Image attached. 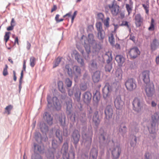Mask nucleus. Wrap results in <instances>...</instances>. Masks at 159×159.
Instances as JSON below:
<instances>
[{"label": "nucleus", "mask_w": 159, "mask_h": 159, "mask_svg": "<svg viewBox=\"0 0 159 159\" xmlns=\"http://www.w3.org/2000/svg\"><path fill=\"white\" fill-rule=\"evenodd\" d=\"M71 137L73 143L75 144H77L79 141L80 137L79 131L76 129L74 130L72 134Z\"/></svg>", "instance_id": "13"}, {"label": "nucleus", "mask_w": 159, "mask_h": 159, "mask_svg": "<svg viewBox=\"0 0 159 159\" xmlns=\"http://www.w3.org/2000/svg\"><path fill=\"white\" fill-rule=\"evenodd\" d=\"M109 41L111 44H113L114 43L115 40L114 35L112 33H111L109 34Z\"/></svg>", "instance_id": "49"}, {"label": "nucleus", "mask_w": 159, "mask_h": 159, "mask_svg": "<svg viewBox=\"0 0 159 159\" xmlns=\"http://www.w3.org/2000/svg\"><path fill=\"white\" fill-rule=\"evenodd\" d=\"M10 32H6L5 35L4 36V39L5 41V43H7V41L9 40L10 38Z\"/></svg>", "instance_id": "57"}, {"label": "nucleus", "mask_w": 159, "mask_h": 159, "mask_svg": "<svg viewBox=\"0 0 159 159\" xmlns=\"http://www.w3.org/2000/svg\"><path fill=\"white\" fill-rule=\"evenodd\" d=\"M34 152H38L41 153L44 150L43 147L35 143L34 144Z\"/></svg>", "instance_id": "35"}, {"label": "nucleus", "mask_w": 159, "mask_h": 159, "mask_svg": "<svg viewBox=\"0 0 159 159\" xmlns=\"http://www.w3.org/2000/svg\"><path fill=\"white\" fill-rule=\"evenodd\" d=\"M34 137L38 143L41 142L42 139L41 134L39 132H36L34 134Z\"/></svg>", "instance_id": "42"}, {"label": "nucleus", "mask_w": 159, "mask_h": 159, "mask_svg": "<svg viewBox=\"0 0 159 159\" xmlns=\"http://www.w3.org/2000/svg\"><path fill=\"white\" fill-rule=\"evenodd\" d=\"M96 26L98 31L103 30L102 28V24L100 22L96 23Z\"/></svg>", "instance_id": "51"}, {"label": "nucleus", "mask_w": 159, "mask_h": 159, "mask_svg": "<svg viewBox=\"0 0 159 159\" xmlns=\"http://www.w3.org/2000/svg\"><path fill=\"white\" fill-rule=\"evenodd\" d=\"M98 18V20H101V21H103L104 16L102 13H98L97 15Z\"/></svg>", "instance_id": "60"}, {"label": "nucleus", "mask_w": 159, "mask_h": 159, "mask_svg": "<svg viewBox=\"0 0 159 159\" xmlns=\"http://www.w3.org/2000/svg\"><path fill=\"white\" fill-rule=\"evenodd\" d=\"M13 108V106L11 105H10L7 106L5 109L6 112H7V114H9L10 113V111Z\"/></svg>", "instance_id": "55"}, {"label": "nucleus", "mask_w": 159, "mask_h": 159, "mask_svg": "<svg viewBox=\"0 0 159 159\" xmlns=\"http://www.w3.org/2000/svg\"><path fill=\"white\" fill-rule=\"evenodd\" d=\"M43 117L48 125H52V124L53 117L49 113L47 112H45Z\"/></svg>", "instance_id": "18"}, {"label": "nucleus", "mask_w": 159, "mask_h": 159, "mask_svg": "<svg viewBox=\"0 0 159 159\" xmlns=\"http://www.w3.org/2000/svg\"><path fill=\"white\" fill-rule=\"evenodd\" d=\"M159 118V115L157 113H155L152 116V125L155 126L156 125L157 123L158 122V120Z\"/></svg>", "instance_id": "31"}, {"label": "nucleus", "mask_w": 159, "mask_h": 159, "mask_svg": "<svg viewBox=\"0 0 159 159\" xmlns=\"http://www.w3.org/2000/svg\"><path fill=\"white\" fill-rule=\"evenodd\" d=\"M65 69L69 76L70 77H73V72L71 69L70 67V65L69 64L66 65L65 66Z\"/></svg>", "instance_id": "39"}, {"label": "nucleus", "mask_w": 159, "mask_h": 159, "mask_svg": "<svg viewBox=\"0 0 159 159\" xmlns=\"http://www.w3.org/2000/svg\"><path fill=\"white\" fill-rule=\"evenodd\" d=\"M36 58L34 57H31L30 58V64L32 67H34L35 64Z\"/></svg>", "instance_id": "50"}, {"label": "nucleus", "mask_w": 159, "mask_h": 159, "mask_svg": "<svg viewBox=\"0 0 159 159\" xmlns=\"http://www.w3.org/2000/svg\"><path fill=\"white\" fill-rule=\"evenodd\" d=\"M121 25L126 26L129 29V31L130 32L131 31V28L128 25V22L127 21H125L123 22Z\"/></svg>", "instance_id": "64"}, {"label": "nucleus", "mask_w": 159, "mask_h": 159, "mask_svg": "<svg viewBox=\"0 0 159 159\" xmlns=\"http://www.w3.org/2000/svg\"><path fill=\"white\" fill-rule=\"evenodd\" d=\"M143 102V99L142 98L138 97L135 98L132 102L134 110L138 111L141 107Z\"/></svg>", "instance_id": "7"}, {"label": "nucleus", "mask_w": 159, "mask_h": 159, "mask_svg": "<svg viewBox=\"0 0 159 159\" xmlns=\"http://www.w3.org/2000/svg\"><path fill=\"white\" fill-rule=\"evenodd\" d=\"M78 119L81 123H84L85 122L86 120V114L84 113L80 114Z\"/></svg>", "instance_id": "43"}, {"label": "nucleus", "mask_w": 159, "mask_h": 159, "mask_svg": "<svg viewBox=\"0 0 159 159\" xmlns=\"http://www.w3.org/2000/svg\"><path fill=\"white\" fill-rule=\"evenodd\" d=\"M135 23L137 27H140L142 24L143 18L140 14H136L135 17Z\"/></svg>", "instance_id": "16"}, {"label": "nucleus", "mask_w": 159, "mask_h": 159, "mask_svg": "<svg viewBox=\"0 0 159 159\" xmlns=\"http://www.w3.org/2000/svg\"><path fill=\"white\" fill-rule=\"evenodd\" d=\"M159 46V43L156 40H154L151 44V48L152 51L156 50Z\"/></svg>", "instance_id": "37"}, {"label": "nucleus", "mask_w": 159, "mask_h": 159, "mask_svg": "<svg viewBox=\"0 0 159 159\" xmlns=\"http://www.w3.org/2000/svg\"><path fill=\"white\" fill-rule=\"evenodd\" d=\"M52 102L54 107L57 110H59L61 109V106L60 102L57 97H53Z\"/></svg>", "instance_id": "22"}, {"label": "nucleus", "mask_w": 159, "mask_h": 159, "mask_svg": "<svg viewBox=\"0 0 159 159\" xmlns=\"http://www.w3.org/2000/svg\"><path fill=\"white\" fill-rule=\"evenodd\" d=\"M84 145L87 148H89L91 145L92 141V135L88 136L86 134L82 135Z\"/></svg>", "instance_id": "11"}, {"label": "nucleus", "mask_w": 159, "mask_h": 159, "mask_svg": "<svg viewBox=\"0 0 159 159\" xmlns=\"http://www.w3.org/2000/svg\"><path fill=\"white\" fill-rule=\"evenodd\" d=\"M61 61L60 58L58 57L55 60L53 65V68H55L58 66Z\"/></svg>", "instance_id": "54"}, {"label": "nucleus", "mask_w": 159, "mask_h": 159, "mask_svg": "<svg viewBox=\"0 0 159 159\" xmlns=\"http://www.w3.org/2000/svg\"><path fill=\"white\" fill-rule=\"evenodd\" d=\"M115 76L118 79L120 80L122 77V70L120 69H118L116 70L115 73Z\"/></svg>", "instance_id": "45"}, {"label": "nucleus", "mask_w": 159, "mask_h": 159, "mask_svg": "<svg viewBox=\"0 0 159 159\" xmlns=\"http://www.w3.org/2000/svg\"><path fill=\"white\" fill-rule=\"evenodd\" d=\"M59 89L60 91L62 93H64V97L62 98H65L66 96V90L65 88L63 86V84L62 82L60 81L58 83Z\"/></svg>", "instance_id": "30"}, {"label": "nucleus", "mask_w": 159, "mask_h": 159, "mask_svg": "<svg viewBox=\"0 0 159 159\" xmlns=\"http://www.w3.org/2000/svg\"><path fill=\"white\" fill-rule=\"evenodd\" d=\"M68 144L67 143H65L62 148V151L63 153L62 157L61 159H68L72 158L74 159L75 157V154L74 152L72 151L68 153Z\"/></svg>", "instance_id": "2"}, {"label": "nucleus", "mask_w": 159, "mask_h": 159, "mask_svg": "<svg viewBox=\"0 0 159 159\" xmlns=\"http://www.w3.org/2000/svg\"><path fill=\"white\" fill-rule=\"evenodd\" d=\"M66 111L67 113L69 114L71 112L72 104V103L70 102H66Z\"/></svg>", "instance_id": "40"}, {"label": "nucleus", "mask_w": 159, "mask_h": 159, "mask_svg": "<svg viewBox=\"0 0 159 159\" xmlns=\"http://www.w3.org/2000/svg\"><path fill=\"white\" fill-rule=\"evenodd\" d=\"M89 68L91 71L95 70L97 69V64L96 60H92L89 64Z\"/></svg>", "instance_id": "21"}, {"label": "nucleus", "mask_w": 159, "mask_h": 159, "mask_svg": "<svg viewBox=\"0 0 159 159\" xmlns=\"http://www.w3.org/2000/svg\"><path fill=\"white\" fill-rule=\"evenodd\" d=\"M88 40L89 44H86L85 43L84 47L85 50L88 54V57L89 56V54L90 52V48L89 44H91L92 45H93L94 44H95L96 42L94 39V36L93 34H89L88 36Z\"/></svg>", "instance_id": "4"}, {"label": "nucleus", "mask_w": 159, "mask_h": 159, "mask_svg": "<svg viewBox=\"0 0 159 159\" xmlns=\"http://www.w3.org/2000/svg\"><path fill=\"white\" fill-rule=\"evenodd\" d=\"M80 87L81 90L85 91L86 89L87 88L86 84L85 83H82L80 85Z\"/></svg>", "instance_id": "62"}, {"label": "nucleus", "mask_w": 159, "mask_h": 159, "mask_svg": "<svg viewBox=\"0 0 159 159\" xmlns=\"http://www.w3.org/2000/svg\"><path fill=\"white\" fill-rule=\"evenodd\" d=\"M114 105L116 109H121L124 105V102L121 100L120 96H117L115 99Z\"/></svg>", "instance_id": "14"}, {"label": "nucleus", "mask_w": 159, "mask_h": 159, "mask_svg": "<svg viewBox=\"0 0 159 159\" xmlns=\"http://www.w3.org/2000/svg\"><path fill=\"white\" fill-rule=\"evenodd\" d=\"M149 71L147 70L143 71L142 74V79L144 82L146 84L150 83L149 77Z\"/></svg>", "instance_id": "20"}, {"label": "nucleus", "mask_w": 159, "mask_h": 159, "mask_svg": "<svg viewBox=\"0 0 159 159\" xmlns=\"http://www.w3.org/2000/svg\"><path fill=\"white\" fill-rule=\"evenodd\" d=\"M112 159H118L121 153V148L118 145L111 148Z\"/></svg>", "instance_id": "8"}, {"label": "nucleus", "mask_w": 159, "mask_h": 159, "mask_svg": "<svg viewBox=\"0 0 159 159\" xmlns=\"http://www.w3.org/2000/svg\"><path fill=\"white\" fill-rule=\"evenodd\" d=\"M62 143H60V141L59 140V141L58 142L55 139H52V148L51 151H54V152L55 151L56 152V150L59 149L58 147Z\"/></svg>", "instance_id": "19"}, {"label": "nucleus", "mask_w": 159, "mask_h": 159, "mask_svg": "<svg viewBox=\"0 0 159 159\" xmlns=\"http://www.w3.org/2000/svg\"><path fill=\"white\" fill-rule=\"evenodd\" d=\"M74 89H68V93L69 96L71 97L73 94Z\"/></svg>", "instance_id": "63"}, {"label": "nucleus", "mask_w": 159, "mask_h": 159, "mask_svg": "<svg viewBox=\"0 0 159 159\" xmlns=\"http://www.w3.org/2000/svg\"><path fill=\"white\" fill-rule=\"evenodd\" d=\"M59 149L56 150V152H55V151L54 152V151H49L47 153H48L49 152H53L54 154V157L55 156L57 159H58L59 158L61 157V152L59 151Z\"/></svg>", "instance_id": "44"}, {"label": "nucleus", "mask_w": 159, "mask_h": 159, "mask_svg": "<svg viewBox=\"0 0 159 159\" xmlns=\"http://www.w3.org/2000/svg\"><path fill=\"white\" fill-rule=\"evenodd\" d=\"M127 128L124 124H121L120 125L119 129V131L122 134H124L126 133L127 131Z\"/></svg>", "instance_id": "36"}, {"label": "nucleus", "mask_w": 159, "mask_h": 159, "mask_svg": "<svg viewBox=\"0 0 159 159\" xmlns=\"http://www.w3.org/2000/svg\"><path fill=\"white\" fill-rule=\"evenodd\" d=\"M105 55L107 56L108 59L107 60V64L105 66V70L106 71L110 72L112 68V64L110 63L112 59V54L111 52L108 51L106 52Z\"/></svg>", "instance_id": "6"}, {"label": "nucleus", "mask_w": 159, "mask_h": 159, "mask_svg": "<svg viewBox=\"0 0 159 159\" xmlns=\"http://www.w3.org/2000/svg\"><path fill=\"white\" fill-rule=\"evenodd\" d=\"M110 21V18L109 17H107L106 20H104L103 21L104 25L107 27H108L109 26V22Z\"/></svg>", "instance_id": "56"}, {"label": "nucleus", "mask_w": 159, "mask_h": 159, "mask_svg": "<svg viewBox=\"0 0 159 159\" xmlns=\"http://www.w3.org/2000/svg\"><path fill=\"white\" fill-rule=\"evenodd\" d=\"M93 81L94 83H98L100 79V72L99 71H96L94 73L92 77Z\"/></svg>", "instance_id": "28"}, {"label": "nucleus", "mask_w": 159, "mask_h": 159, "mask_svg": "<svg viewBox=\"0 0 159 159\" xmlns=\"http://www.w3.org/2000/svg\"><path fill=\"white\" fill-rule=\"evenodd\" d=\"M93 120L96 126H97L100 124V120L99 118L98 111H96L94 112L93 118Z\"/></svg>", "instance_id": "23"}, {"label": "nucleus", "mask_w": 159, "mask_h": 159, "mask_svg": "<svg viewBox=\"0 0 159 159\" xmlns=\"http://www.w3.org/2000/svg\"><path fill=\"white\" fill-rule=\"evenodd\" d=\"M108 7L112 15L116 16L118 14L119 12V7L115 1H113L111 3L109 4Z\"/></svg>", "instance_id": "5"}, {"label": "nucleus", "mask_w": 159, "mask_h": 159, "mask_svg": "<svg viewBox=\"0 0 159 159\" xmlns=\"http://www.w3.org/2000/svg\"><path fill=\"white\" fill-rule=\"evenodd\" d=\"M105 32L103 30L98 31V38L100 40H102L105 37Z\"/></svg>", "instance_id": "41"}, {"label": "nucleus", "mask_w": 159, "mask_h": 159, "mask_svg": "<svg viewBox=\"0 0 159 159\" xmlns=\"http://www.w3.org/2000/svg\"><path fill=\"white\" fill-rule=\"evenodd\" d=\"M98 151L97 149L95 148L92 149L90 154V159H97L98 156Z\"/></svg>", "instance_id": "29"}, {"label": "nucleus", "mask_w": 159, "mask_h": 159, "mask_svg": "<svg viewBox=\"0 0 159 159\" xmlns=\"http://www.w3.org/2000/svg\"><path fill=\"white\" fill-rule=\"evenodd\" d=\"M115 59L120 65H122L125 61V58L121 55H117L115 58Z\"/></svg>", "instance_id": "33"}, {"label": "nucleus", "mask_w": 159, "mask_h": 159, "mask_svg": "<svg viewBox=\"0 0 159 159\" xmlns=\"http://www.w3.org/2000/svg\"><path fill=\"white\" fill-rule=\"evenodd\" d=\"M8 68V66L7 65H6L4 69L3 72V75L4 76H6L8 74V72H7Z\"/></svg>", "instance_id": "61"}, {"label": "nucleus", "mask_w": 159, "mask_h": 159, "mask_svg": "<svg viewBox=\"0 0 159 159\" xmlns=\"http://www.w3.org/2000/svg\"><path fill=\"white\" fill-rule=\"evenodd\" d=\"M47 157L48 159H54V154L52 152H49L48 153H47Z\"/></svg>", "instance_id": "59"}, {"label": "nucleus", "mask_w": 159, "mask_h": 159, "mask_svg": "<svg viewBox=\"0 0 159 159\" xmlns=\"http://www.w3.org/2000/svg\"><path fill=\"white\" fill-rule=\"evenodd\" d=\"M125 85L127 90L129 91H132L136 88V82L133 78L127 79L125 82Z\"/></svg>", "instance_id": "3"}, {"label": "nucleus", "mask_w": 159, "mask_h": 159, "mask_svg": "<svg viewBox=\"0 0 159 159\" xmlns=\"http://www.w3.org/2000/svg\"><path fill=\"white\" fill-rule=\"evenodd\" d=\"M81 94V92L79 89L77 90L76 92L74 94L75 96L78 101H79L80 100Z\"/></svg>", "instance_id": "48"}, {"label": "nucleus", "mask_w": 159, "mask_h": 159, "mask_svg": "<svg viewBox=\"0 0 159 159\" xmlns=\"http://www.w3.org/2000/svg\"><path fill=\"white\" fill-rule=\"evenodd\" d=\"M112 90V87L108 83L105 84L102 89L103 97L107 102L111 101L112 98L111 96V93Z\"/></svg>", "instance_id": "1"}, {"label": "nucleus", "mask_w": 159, "mask_h": 159, "mask_svg": "<svg viewBox=\"0 0 159 159\" xmlns=\"http://www.w3.org/2000/svg\"><path fill=\"white\" fill-rule=\"evenodd\" d=\"M155 126L156 125L152 126L151 125V127L148 128V130L150 133L154 134L155 133Z\"/></svg>", "instance_id": "58"}, {"label": "nucleus", "mask_w": 159, "mask_h": 159, "mask_svg": "<svg viewBox=\"0 0 159 159\" xmlns=\"http://www.w3.org/2000/svg\"><path fill=\"white\" fill-rule=\"evenodd\" d=\"M154 20L153 18L151 19V22L150 24V26L148 28V30L149 31H153L155 29V26L154 25Z\"/></svg>", "instance_id": "47"}, {"label": "nucleus", "mask_w": 159, "mask_h": 159, "mask_svg": "<svg viewBox=\"0 0 159 159\" xmlns=\"http://www.w3.org/2000/svg\"><path fill=\"white\" fill-rule=\"evenodd\" d=\"M40 129L43 132H46L48 130V127L44 123H40Z\"/></svg>", "instance_id": "38"}, {"label": "nucleus", "mask_w": 159, "mask_h": 159, "mask_svg": "<svg viewBox=\"0 0 159 159\" xmlns=\"http://www.w3.org/2000/svg\"><path fill=\"white\" fill-rule=\"evenodd\" d=\"M65 84L68 87H70L72 84V81L69 78H67L65 80Z\"/></svg>", "instance_id": "53"}, {"label": "nucleus", "mask_w": 159, "mask_h": 159, "mask_svg": "<svg viewBox=\"0 0 159 159\" xmlns=\"http://www.w3.org/2000/svg\"><path fill=\"white\" fill-rule=\"evenodd\" d=\"M129 130L134 134H135L139 132V129L138 125L133 123L130 125Z\"/></svg>", "instance_id": "25"}, {"label": "nucleus", "mask_w": 159, "mask_h": 159, "mask_svg": "<svg viewBox=\"0 0 159 159\" xmlns=\"http://www.w3.org/2000/svg\"><path fill=\"white\" fill-rule=\"evenodd\" d=\"M100 99V95L99 92L97 91L94 94L93 96V99L94 101L97 102H98Z\"/></svg>", "instance_id": "46"}, {"label": "nucleus", "mask_w": 159, "mask_h": 159, "mask_svg": "<svg viewBox=\"0 0 159 159\" xmlns=\"http://www.w3.org/2000/svg\"><path fill=\"white\" fill-rule=\"evenodd\" d=\"M129 4H125V8L128 12V15L129 16L131 13L133 8V2L132 0H129Z\"/></svg>", "instance_id": "26"}, {"label": "nucleus", "mask_w": 159, "mask_h": 159, "mask_svg": "<svg viewBox=\"0 0 159 159\" xmlns=\"http://www.w3.org/2000/svg\"><path fill=\"white\" fill-rule=\"evenodd\" d=\"M145 91L146 95L148 97H151L154 93L153 84L152 83H148L146 84Z\"/></svg>", "instance_id": "9"}, {"label": "nucleus", "mask_w": 159, "mask_h": 159, "mask_svg": "<svg viewBox=\"0 0 159 159\" xmlns=\"http://www.w3.org/2000/svg\"><path fill=\"white\" fill-rule=\"evenodd\" d=\"M31 159H42L41 156L39 154L35 153L31 157Z\"/></svg>", "instance_id": "52"}, {"label": "nucleus", "mask_w": 159, "mask_h": 159, "mask_svg": "<svg viewBox=\"0 0 159 159\" xmlns=\"http://www.w3.org/2000/svg\"><path fill=\"white\" fill-rule=\"evenodd\" d=\"M66 116L64 113H61L59 117V121L60 122L61 125L63 127H64L66 125Z\"/></svg>", "instance_id": "27"}, {"label": "nucleus", "mask_w": 159, "mask_h": 159, "mask_svg": "<svg viewBox=\"0 0 159 159\" xmlns=\"http://www.w3.org/2000/svg\"><path fill=\"white\" fill-rule=\"evenodd\" d=\"M73 54L75 55V58L77 60L78 62L80 64L81 66L84 65V61L83 58L81 57L80 55L76 50L73 51Z\"/></svg>", "instance_id": "17"}, {"label": "nucleus", "mask_w": 159, "mask_h": 159, "mask_svg": "<svg viewBox=\"0 0 159 159\" xmlns=\"http://www.w3.org/2000/svg\"><path fill=\"white\" fill-rule=\"evenodd\" d=\"M91 93L89 92H86L83 95V100L85 103H89L91 99Z\"/></svg>", "instance_id": "24"}, {"label": "nucleus", "mask_w": 159, "mask_h": 159, "mask_svg": "<svg viewBox=\"0 0 159 159\" xmlns=\"http://www.w3.org/2000/svg\"><path fill=\"white\" fill-rule=\"evenodd\" d=\"M105 134L106 133L103 129L102 128H101L99 130V139L100 142L103 143L105 141L106 139L105 136Z\"/></svg>", "instance_id": "32"}, {"label": "nucleus", "mask_w": 159, "mask_h": 159, "mask_svg": "<svg viewBox=\"0 0 159 159\" xmlns=\"http://www.w3.org/2000/svg\"><path fill=\"white\" fill-rule=\"evenodd\" d=\"M56 137L58 138L60 141V143L63 141L62 132L59 129H56L55 132Z\"/></svg>", "instance_id": "34"}, {"label": "nucleus", "mask_w": 159, "mask_h": 159, "mask_svg": "<svg viewBox=\"0 0 159 159\" xmlns=\"http://www.w3.org/2000/svg\"><path fill=\"white\" fill-rule=\"evenodd\" d=\"M140 51L136 47L130 48L128 52L129 55L132 59L135 58L140 54Z\"/></svg>", "instance_id": "10"}, {"label": "nucleus", "mask_w": 159, "mask_h": 159, "mask_svg": "<svg viewBox=\"0 0 159 159\" xmlns=\"http://www.w3.org/2000/svg\"><path fill=\"white\" fill-rule=\"evenodd\" d=\"M73 74L75 76L74 79L75 82H77L78 80V78L79 77L81 74V70L78 66L75 65L73 67Z\"/></svg>", "instance_id": "12"}, {"label": "nucleus", "mask_w": 159, "mask_h": 159, "mask_svg": "<svg viewBox=\"0 0 159 159\" xmlns=\"http://www.w3.org/2000/svg\"><path fill=\"white\" fill-rule=\"evenodd\" d=\"M104 112L106 119H108L111 118L113 113L112 107L110 105L107 106L105 109Z\"/></svg>", "instance_id": "15"}]
</instances>
